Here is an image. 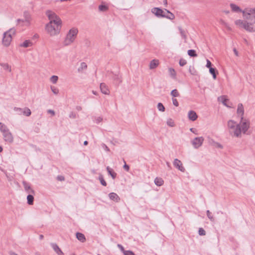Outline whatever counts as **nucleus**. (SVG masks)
<instances>
[{
    "label": "nucleus",
    "instance_id": "31",
    "mask_svg": "<svg viewBox=\"0 0 255 255\" xmlns=\"http://www.w3.org/2000/svg\"><path fill=\"white\" fill-rule=\"evenodd\" d=\"M245 23V21H243V20L238 19L235 21V24L236 25L241 26L243 28V25Z\"/></svg>",
    "mask_w": 255,
    "mask_h": 255
},
{
    "label": "nucleus",
    "instance_id": "36",
    "mask_svg": "<svg viewBox=\"0 0 255 255\" xmlns=\"http://www.w3.org/2000/svg\"><path fill=\"white\" fill-rule=\"evenodd\" d=\"M167 125L171 127H173L175 126L174 122L171 119H168L167 121Z\"/></svg>",
    "mask_w": 255,
    "mask_h": 255
},
{
    "label": "nucleus",
    "instance_id": "37",
    "mask_svg": "<svg viewBox=\"0 0 255 255\" xmlns=\"http://www.w3.org/2000/svg\"><path fill=\"white\" fill-rule=\"evenodd\" d=\"M179 30L180 31V34L183 38L186 39V35L185 34V31L183 30L181 27H179Z\"/></svg>",
    "mask_w": 255,
    "mask_h": 255
},
{
    "label": "nucleus",
    "instance_id": "27",
    "mask_svg": "<svg viewBox=\"0 0 255 255\" xmlns=\"http://www.w3.org/2000/svg\"><path fill=\"white\" fill-rule=\"evenodd\" d=\"M24 188L27 191L28 193L34 194V191L31 189V188L28 185L25 184H24Z\"/></svg>",
    "mask_w": 255,
    "mask_h": 255
},
{
    "label": "nucleus",
    "instance_id": "39",
    "mask_svg": "<svg viewBox=\"0 0 255 255\" xmlns=\"http://www.w3.org/2000/svg\"><path fill=\"white\" fill-rule=\"evenodd\" d=\"M198 234L200 236H205L206 231L202 228H200L198 230Z\"/></svg>",
    "mask_w": 255,
    "mask_h": 255
},
{
    "label": "nucleus",
    "instance_id": "41",
    "mask_svg": "<svg viewBox=\"0 0 255 255\" xmlns=\"http://www.w3.org/2000/svg\"><path fill=\"white\" fill-rule=\"evenodd\" d=\"M179 65L180 66H184V65H185L187 63V61L186 60L183 59V58H181L179 60Z\"/></svg>",
    "mask_w": 255,
    "mask_h": 255
},
{
    "label": "nucleus",
    "instance_id": "10",
    "mask_svg": "<svg viewBox=\"0 0 255 255\" xmlns=\"http://www.w3.org/2000/svg\"><path fill=\"white\" fill-rule=\"evenodd\" d=\"M173 165L175 168L178 169L180 171L183 172L185 171V169L183 167L181 161L177 158L174 159L173 161Z\"/></svg>",
    "mask_w": 255,
    "mask_h": 255
},
{
    "label": "nucleus",
    "instance_id": "54",
    "mask_svg": "<svg viewBox=\"0 0 255 255\" xmlns=\"http://www.w3.org/2000/svg\"><path fill=\"white\" fill-rule=\"evenodd\" d=\"M128 255H135L134 254V253L133 252L128 250Z\"/></svg>",
    "mask_w": 255,
    "mask_h": 255
},
{
    "label": "nucleus",
    "instance_id": "4",
    "mask_svg": "<svg viewBox=\"0 0 255 255\" xmlns=\"http://www.w3.org/2000/svg\"><path fill=\"white\" fill-rule=\"evenodd\" d=\"M77 33V29L73 28L71 29L64 41V44L65 45H68L71 43L75 39Z\"/></svg>",
    "mask_w": 255,
    "mask_h": 255
},
{
    "label": "nucleus",
    "instance_id": "58",
    "mask_svg": "<svg viewBox=\"0 0 255 255\" xmlns=\"http://www.w3.org/2000/svg\"><path fill=\"white\" fill-rule=\"evenodd\" d=\"M5 68H6V69H7L9 71H10V69H9V67H8V65H5Z\"/></svg>",
    "mask_w": 255,
    "mask_h": 255
},
{
    "label": "nucleus",
    "instance_id": "26",
    "mask_svg": "<svg viewBox=\"0 0 255 255\" xmlns=\"http://www.w3.org/2000/svg\"><path fill=\"white\" fill-rule=\"evenodd\" d=\"M27 202L29 205H32L33 203L34 197L32 195H28L27 197Z\"/></svg>",
    "mask_w": 255,
    "mask_h": 255
},
{
    "label": "nucleus",
    "instance_id": "2",
    "mask_svg": "<svg viewBox=\"0 0 255 255\" xmlns=\"http://www.w3.org/2000/svg\"><path fill=\"white\" fill-rule=\"evenodd\" d=\"M228 127L230 129V133H233L236 137H239L241 135V128L240 124H237L233 120H229L228 122Z\"/></svg>",
    "mask_w": 255,
    "mask_h": 255
},
{
    "label": "nucleus",
    "instance_id": "34",
    "mask_svg": "<svg viewBox=\"0 0 255 255\" xmlns=\"http://www.w3.org/2000/svg\"><path fill=\"white\" fill-rule=\"evenodd\" d=\"M99 180L100 181V182L102 185H103L104 186H106L107 185V183L105 181V180L104 179V177L103 175H100L99 176Z\"/></svg>",
    "mask_w": 255,
    "mask_h": 255
},
{
    "label": "nucleus",
    "instance_id": "46",
    "mask_svg": "<svg viewBox=\"0 0 255 255\" xmlns=\"http://www.w3.org/2000/svg\"><path fill=\"white\" fill-rule=\"evenodd\" d=\"M212 63L208 60H207V64H206V67L207 68H210V67H212Z\"/></svg>",
    "mask_w": 255,
    "mask_h": 255
},
{
    "label": "nucleus",
    "instance_id": "23",
    "mask_svg": "<svg viewBox=\"0 0 255 255\" xmlns=\"http://www.w3.org/2000/svg\"><path fill=\"white\" fill-rule=\"evenodd\" d=\"M219 23L220 24H221V25H224L228 30L229 31H231L232 30V28L231 27L229 26V25L223 19H221L219 21Z\"/></svg>",
    "mask_w": 255,
    "mask_h": 255
},
{
    "label": "nucleus",
    "instance_id": "19",
    "mask_svg": "<svg viewBox=\"0 0 255 255\" xmlns=\"http://www.w3.org/2000/svg\"><path fill=\"white\" fill-rule=\"evenodd\" d=\"M164 181L161 178L156 177L154 179V183L158 186H160L163 184Z\"/></svg>",
    "mask_w": 255,
    "mask_h": 255
},
{
    "label": "nucleus",
    "instance_id": "1",
    "mask_svg": "<svg viewBox=\"0 0 255 255\" xmlns=\"http://www.w3.org/2000/svg\"><path fill=\"white\" fill-rule=\"evenodd\" d=\"M46 14L50 20L49 23L46 25V31L51 35H54L59 32L61 28V20L54 12L51 11H47Z\"/></svg>",
    "mask_w": 255,
    "mask_h": 255
},
{
    "label": "nucleus",
    "instance_id": "16",
    "mask_svg": "<svg viewBox=\"0 0 255 255\" xmlns=\"http://www.w3.org/2000/svg\"><path fill=\"white\" fill-rule=\"evenodd\" d=\"M230 7L232 8V11L234 12H242L243 10L240 8L239 6L234 3L230 4Z\"/></svg>",
    "mask_w": 255,
    "mask_h": 255
},
{
    "label": "nucleus",
    "instance_id": "57",
    "mask_svg": "<svg viewBox=\"0 0 255 255\" xmlns=\"http://www.w3.org/2000/svg\"><path fill=\"white\" fill-rule=\"evenodd\" d=\"M118 246H119V247L120 248V249H121L122 251H124V248H123V247L122 246H121V245H118Z\"/></svg>",
    "mask_w": 255,
    "mask_h": 255
},
{
    "label": "nucleus",
    "instance_id": "55",
    "mask_svg": "<svg viewBox=\"0 0 255 255\" xmlns=\"http://www.w3.org/2000/svg\"><path fill=\"white\" fill-rule=\"evenodd\" d=\"M190 130L193 133H195V131L196 130V129L194 128H192L190 129Z\"/></svg>",
    "mask_w": 255,
    "mask_h": 255
},
{
    "label": "nucleus",
    "instance_id": "63",
    "mask_svg": "<svg viewBox=\"0 0 255 255\" xmlns=\"http://www.w3.org/2000/svg\"><path fill=\"white\" fill-rule=\"evenodd\" d=\"M2 151V148L0 146V152H1Z\"/></svg>",
    "mask_w": 255,
    "mask_h": 255
},
{
    "label": "nucleus",
    "instance_id": "44",
    "mask_svg": "<svg viewBox=\"0 0 255 255\" xmlns=\"http://www.w3.org/2000/svg\"><path fill=\"white\" fill-rule=\"evenodd\" d=\"M208 142L211 145H215L216 141H214L213 139H211L210 138H208Z\"/></svg>",
    "mask_w": 255,
    "mask_h": 255
},
{
    "label": "nucleus",
    "instance_id": "7",
    "mask_svg": "<svg viewBox=\"0 0 255 255\" xmlns=\"http://www.w3.org/2000/svg\"><path fill=\"white\" fill-rule=\"evenodd\" d=\"M151 12L158 17H164L166 16L165 9L162 10L159 7H153L151 9Z\"/></svg>",
    "mask_w": 255,
    "mask_h": 255
},
{
    "label": "nucleus",
    "instance_id": "32",
    "mask_svg": "<svg viewBox=\"0 0 255 255\" xmlns=\"http://www.w3.org/2000/svg\"><path fill=\"white\" fill-rule=\"evenodd\" d=\"M220 99H222V103L226 106L228 107H230L229 106H228L227 104V101H229V100L228 99H226L225 98L224 96H222V97H220L218 98V99L219 100Z\"/></svg>",
    "mask_w": 255,
    "mask_h": 255
},
{
    "label": "nucleus",
    "instance_id": "50",
    "mask_svg": "<svg viewBox=\"0 0 255 255\" xmlns=\"http://www.w3.org/2000/svg\"><path fill=\"white\" fill-rule=\"evenodd\" d=\"M51 89L54 93L57 94L58 93V90L56 88L54 87H52Z\"/></svg>",
    "mask_w": 255,
    "mask_h": 255
},
{
    "label": "nucleus",
    "instance_id": "52",
    "mask_svg": "<svg viewBox=\"0 0 255 255\" xmlns=\"http://www.w3.org/2000/svg\"><path fill=\"white\" fill-rule=\"evenodd\" d=\"M234 52L236 56H238V52L236 48L233 49Z\"/></svg>",
    "mask_w": 255,
    "mask_h": 255
},
{
    "label": "nucleus",
    "instance_id": "47",
    "mask_svg": "<svg viewBox=\"0 0 255 255\" xmlns=\"http://www.w3.org/2000/svg\"><path fill=\"white\" fill-rule=\"evenodd\" d=\"M214 146L218 148H223V146L221 144H220V143L217 142H216L215 145H214Z\"/></svg>",
    "mask_w": 255,
    "mask_h": 255
},
{
    "label": "nucleus",
    "instance_id": "45",
    "mask_svg": "<svg viewBox=\"0 0 255 255\" xmlns=\"http://www.w3.org/2000/svg\"><path fill=\"white\" fill-rule=\"evenodd\" d=\"M172 102H173V104L175 106L178 107L179 106L178 102L176 99L172 98Z\"/></svg>",
    "mask_w": 255,
    "mask_h": 255
},
{
    "label": "nucleus",
    "instance_id": "3",
    "mask_svg": "<svg viewBox=\"0 0 255 255\" xmlns=\"http://www.w3.org/2000/svg\"><path fill=\"white\" fill-rule=\"evenodd\" d=\"M243 17L247 20V22L253 25L255 23V14H254L251 8H246L242 11Z\"/></svg>",
    "mask_w": 255,
    "mask_h": 255
},
{
    "label": "nucleus",
    "instance_id": "20",
    "mask_svg": "<svg viewBox=\"0 0 255 255\" xmlns=\"http://www.w3.org/2000/svg\"><path fill=\"white\" fill-rule=\"evenodd\" d=\"M76 237L78 239V240L81 241V242H84L86 241V238L84 234L80 233H77L76 234Z\"/></svg>",
    "mask_w": 255,
    "mask_h": 255
},
{
    "label": "nucleus",
    "instance_id": "38",
    "mask_svg": "<svg viewBox=\"0 0 255 255\" xmlns=\"http://www.w3.org/2000/svg\"><path fill=\"white\" fill-rule=\"evenodd\" d=\"M189 71L192 75H196V71L195 70L194 67L193 66H190L189 67Z\"/></svg>",
    "mask_w": 255,
    "mask_h": 255
},
{
    "label": "nucleus",
    "instance_id": "15",
    "mask_svg": "<svg viewBox=\"0 0 255 255\" xmlns=\"http://www.w3.org/2000/svg\"><path fill=\"white\" fill-rule=\"evenodd\" d=\"M237 113L239 115H241V117H243V115L244 114V109L243 105L241 103H240L238 104V109H237Z\"/></svg>",
    "mask_w": 255,
    "mask_h": 255
},
{
    "label": "nucleus",
    "instance_id": "60",
    "mask_svg": "<svg viewBox=\"0 0 255 255\" xmlns=\"http://www.w3.org/2000/svg\"><path fill=\"white\" fill-rule=\"evenodd\" d=\"M84 145H86L88 144V141H85L84 143Z\"/></svg>",
    "mask_w": 255,
    "mask_h": 255
},
{
    "label": "nucleus",
    "instance_id": "64",
    "mask_svg": "<svg viewBox=\"0 0 255 255\" xmlns=\"http://www.w3.org/2000/svg\"><path fill=\"white\" fill-rule=\"evenodd\" d=\"M75 255V254H73V255Z\"/></svg>",
    "mask_w": 255,
    "mask_h": 255
},
{
    "label": "nucleus",
    "instance_id": "59",
    "mask_svg": "<svg viewBox=\"0 0 255 255\" xmlns=\"http://www.w3.org/2000/svg\"><path fill=\"white\" fill-rule=\"evenodd\" d=\"M224 12L226 14H228L229 13V10H225Z\"/></svg>",
    "mask_w": 255,
    "mask_h": 255
},
{
    "label": "nucleus",
    "instance_id": "14",
    "mask_svg": "<svg viewBox=\"0 0 255 255\" xmlns=\"http://www.w3.org/2000/svg\"><path fill=\"white\" fill-rule=\"evenodd\" d=\"M100 88L102 92L104 94H109L110 93V90L108 87L104 83L101 84Z\"/></svg>",
    "mask_w": 255,
    "mask_h": 255
},
{
    "label": "nucleus",
    "instance_id": "35",
    "mask_svg": "<svg viewBox=\"0 0 255 255\" xmlns=\"http://www.w3.org/2000/svg\"><path fill=\"white\" fill-rule=\"evenodd\" d=\"M207 216L208 217V218L211 221L214 222L215 219L213 216L211 215V213L210 212L209 210H207Z\"/></svg>",
    "mask_w": 255,
    "mask_h": 255
},
{
    "label": "nucleus",
    "instance_id": "12",
    "mask_svg": "<svg viewBox=\"0 0 255 255\" xmlns=\"http://www.w3.org/2000/svg\"><path fill=\"white\" fill-rule=\"evenodd\" d=\"M188 117L189 119L192 121H195L198 118V115L194 111H190L188 112Z\"/></svg>",
    "mask_w": 255,
    "mask_h": 255
},
{
    "label": "nucleus",
    "instance_id": "53",
    "mask_svg": "<svg viewBox=\"0 0 255 255\" xmlns=\"http://www.w3.org/2000/svg\"><path fill=\"white\" fill-rule=\"evenodd\" d=\"M81 66H82V68H87V65L85 63H82L81 64Z\"/></svg>",
    "mask_w": 255,
    "mask_h": 255
},
{
    "label": "nucleus",
    "instance_id": "25",
    "mask_svg": "<svg viewBox=\"0 0 255 255\" xmlns=\"http://www.w3.org/2000/svg\"><path fill=\"white\" fill-rule=\"evenodd\" d=\"M31 45L32 43L29 40H25L20 46L26 48Z\"/></svg>",
    "mask_w": 255,
    "mask_h": 255
},
{
    "label": "nucleus",
    "instance_id": "48",
    "mask_svg": "<svg viewBox=\"0 0 255 255\" xmlns=\"http://www.w3.org/2000/svg\"><path fill=\"white\" fill-rule=\"evenodd\" d=\"M4 128H6V127L4 125L2 124L1 123H0V129L2 132H3V129H4Z\"/></svg>",
    "mask_w": 255,
    "mask_h": 255
},
{
    "label": "nucleus",
    "instance_id": "6",
    "mask_svg": "<svg viewBox=\"0 0 255 255\" xmlns=\"http://www.w3.org/2000/svg\"><path fill=\"white\" fill-rule=\"evenodd\" d=\"M239 124H240L241 132L246 134L250 128V122L246 119H244L243 117H241V122Z\"/></svg>",
    "mask_w": 255,
    "mask_h": 255
},
{
    "label": "nucleus",
    "instance_id": "11",
    "mask_svg": "<svg viewBox=\"0 0 255 255\" xmlns=\"http://www.w3.org/2000/svg\"><path fill=\"white\" fill-rule=\"evenodd\" d=\"M252 25H251L250 23L247 22V21H245V23L243 25V28L248 32H255V27H253Z\"/></svg>",
    "mask_w": 255,
    "mask_h": 255
},
{
    "label": "nucleus",
    "instance_id": "30",
    "mask_svg": "<svg viewBox=\"0 0 255 255\" xmlns=\"http://www.w3.org/2000/svg\"><path fill=\"white\" fill-rule=\"evenodd\" d=\"M157 108L159 111L164 112L165 110L164 106L161 103H158L157 104Z\"/></svg>",
    "mask_w": 255,
    "mask_h": 255
},
{
    "label": "nucleus",
    "instance_id": "61",
    "mask_svg": "<svg viewBox=\"0 0 255 255\" xmlns=\"http://www.w3.org/2000/svg\"><path fill=\"white\" fill-rule=\"evenodd\" d=\"M124 254H125V255H128V252H127V251H124Z\"/></svg>",
    "mask_w": 255,
    "mask_h": 255
},
{
    "label": "nucleus",
    "instance_id": "24",
    "mask_svg": "<svg viewBox=\"0 0 255 255\" xmlns=\"http://www.w3.org/2000/svg\"><path fill=\"white\" fill-rule=\"evenodd\" d=\"M188 54L192 57H196L197 56L196 51L193 49H190L188 50Z\"/></svg>",
    "mask_w": 255,
    "mask_h": 255
},
{
    "label": "nucleus",
    "instance_id": "62",
    "mask_svg": "<svg viewBox=\"0 0 255 255\" xmlns=\"http://www.w3.org/2000/svg\"><path fill=\"white\" fill-rule=\"evenodd\" d=\"M124 167H125V168L128 167V165H127V164L126 163L125 164Z\"/></svg>",
    "mask_w": 255,
    "mask_h": 255
},
{
    "label": "nucleus",
    "instance_id": "42",
    "mask_svg": "<svg viewBox=\"0 0 255 255\" xmlns=\"http://www.w3.org/2000/svg\"><path fill=\"white\" fill-rule=\"evenodd\" d=\"M51 81L52 82H53V83H56V82L58 80V77L56 76H53L51 78Z\"/></svg>",
    "mask_w": 255,
    "mask_h": 255
},
{
    "label": "nucleus",
    "instance_id": "18",
    "mask_svg": "<svg viewBox=\"0 0 255 255\" xmlns=\"http://www.w3.org/2000/svg\"><path fill=\"white\" fill-rule=\"evenodd\" d=\"M165 11H166V16L165 18H166L170 19V20H173L175 18L174 15L172 12H171L170 11L165 9Z\"/></svg>",
    "mask_w": 255,
    "mask_h": 255
},
{
    "label": "nucleus",
    "instance_id": "22",
    "mask_svg": "<svg viewBox=\"0 0 255 255\" xmlns=\"http://www.w3.org/2000/svg\"><path fill=\"white\" fill-rule=\"evenodd\" d=\"M107 169L109 174L113 177V178H115L117 176V174L114 170L110 167H107Z\"/></svg>",
    "mask_w": 255,
    "mask_h": 255
},
{
    "label": "nucleus",
    "instance_id": "28",
    "mask_svg": "<svg viewBox=\"0 0 255 255\" xmlns=\"http://www.w3.org/2000/svg\"><path fill=\"white\" fill-rule=\"evenodd\" d=\"M171 95L173 97H178L180 94L177 89H174L171 92Z\"/></svg>",
    "mask_w": 255,
    "mask_h": 255
},
{
    "label": "nucleus",
    "instance_id": "21",
    "mask_svg": "<svg viewBox=\"0 0 255 255\" xmlns=\"http://www.w3.org/2000/svg\"><path fill=\"white\" fill-rule=\"evenodd\" d=\"M110 198L115 202H118L119 198L117 194L115 193H111L109 194Z\"/></svg>",
    "mask_w": 255,
    "mask_h": 255
},
{
    "label": "nucleus",
    "instance_id": "5",
    "mask_svg": "<svg viewBox=\"0 0 255 255\" xmlns=\"http://www.w3.org/2000/svg\"><path fill=\"white\" fill-rule=\"evenodd\" d=\"M15 34L14 30L10 29L9 31L6 32L4 34V36L2 40V43L5 46H8L11 40L12 36Z\"/></svg>",
    "mask_w": 255,
    "mask_h": 255
},
{
    "label": "nucleus",
    "instance_id": "9",
    "mask_svg": "<svg viewBox=\"0 0 255 255\" xmlns=\"http://www.w3.org/2000/svg\"><path fill=\"white\" fill-rule=\"evenodd\" d=\"M4 139L5 141L11 143L13 141V136L12 134L8 131L7 128H5L3 130Z\"/></svg>",
    "mask_w": 255,
    "mask_h": 255
},
{
    "label": "nucleus",
    "instance_id": "43",
    "mask_svg": "<svg viewBox=\"0 0 255 255\" xmlns=\"http://www.w3.org/2000/svg\"><path fill=\"white\" fill-rule=\"evenodd\" d=\"M23 113L25 116H29L31 114V112L29 109H26L24 111Z\"/></svg>",
    "mask_w": 255,
    "mask_h": 255
},
{
    "label": "nucleus",
    "instance_id": "56",
    "mask_svg": "<svg viewBox=\"0 0 255 255\" xmlns=\"http://www.w3.org/2000/svg\"><path fill=\"white\" fill-rule=\"evenodd\" d=\"M166 164L169 168H171V165L169 162H166Z\"/></svg>",
    "mask_w": 255,
    "mask_h": 255
},
{
    "label": "nucleus",
    "instance_id": "51",
    "mask_svg": "<svg viewBox=\"0 0 255 255\" xmlns=\"http://www.w3.org/2000/svg\"><path fill=\"white\" fill-rule=\"evenodd\" d=\"M48 113L51 114L52 116H53L55 115V112L53 110H49L48 111Z\"/></svg>",
    "mask_w": 255,
    "mask_h": 255
},
{
    "label": "nucleus",
    "instance_id": "40",
    "mask_svg": "<svg viewBox=\"0 0 255 255\" xmlns=\"http://www.w3.org/2000/svg\"><path fill=\"white\" fill-rule=\"evenodd\" d=\"M99 8L101 11H106L108 10V6L106 5L101 4L99 6Z\"/></svg>",
    "mask_w": 255,
    "mask_h": 255
},
{
    "label": "nucleus",
    "instance_id": "17",
    "mask_svg": "<svg viewBox=\"0 0 255 255\" xmlns=\"http://www.w3.org/2000/svg\"><path fill=\"white\" fill-rule=\"evenodd\" d=\"M209 72L212 75L214 79H216L217 78V74H218V72L215 68L210 67Z\"/></svg>",
    "mask_w": 255,
    "mask_h": 255
},
{
    "label": "nucleus",
    "instance_id": "33",
    "mask_svg": "<svg viewBox=\"0 0 255 255\" xmlns=\"http://www.w3.org/2000/svg\"><path fill=\"white\" fill-rule=\"evenodd\" d=\"M169 72L170 75V76L173 78H175L176 76V72L175 70L172 68H169Z\"/></svg>",
    "mask_w": 255,
    "mask_h": 255
},
{
    "label": "nucleus",
    "instance_id": "49",
    "mask_svg": "<svg viewBox=\"0 0 255 255\" xmlns=\"http://www.w3.org/2000/svg\"><path fill=\"white\" fill-rule=\"evenodd\" d=\"M57 179L59 181H63L64 180V177L63 176H62V175H60V176H58L57 177Z\"/></svg>",
    "mask_w": 255,
    "mask_h": 255
},
{
    "label": "nucleus",
    "instance_id": "29",
    "mask_svg": "<svg viewBox=\"0 0 255 255\" xmlns=\"http://www.w3.org/2000/svg\"><path fill=\"white\" fill-rule=\"evenodd\" d=\"M54 249L58 255H63V253L57 246H54Z\"/></svg>",
    "mask_w": 255,
    "mask_h": 255
},
{
    "label": "nucleus",
    "instance_id": "8",
    "mask_svg": "<svg viewBox=\"0 0 255 255\" xmlns=\"http://www.w3.org/2000/svg\"><path fill=\"white\" fill-rule=\"evenodd\" d=\"M204 138L202 136L195 137L191 143L195 148H198L200 147L204 141Z\"/></svg>",
    "mask_w": 255,
    "mask_h": 255
},
{
    "label": "nucleus",
    "instance_id": "13",
    "mask_svg": "<svg viewBox=\"0 0 255 255\" xmlns=\"http://www.w3.org/2000/svg\"><path fill=\"white\" fill-rule=\"evenodd\" d=\"M159 65V60L156 59H153L151 60L149 64V68L150 69H155Z\"/></svg>",
    "mask_w": 255,
    "mask_h": 255
}]
</instances>
